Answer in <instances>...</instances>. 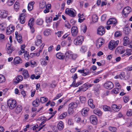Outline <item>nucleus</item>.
I'll return each mask as SVG.
<instances>
[{
	"instance_id": "obj_1",
	"label": "nucleus",
	"mask_w": 132,
	"mask_h": 132,
	"mask_svg": "<svg viewBox=\"0 0 132 132\" xmlns=\"http://www.w3.org/2000/svg\"><path fill=\"white\" fill-rule=\"evenodd\" d=\"M7 104L9 108L11 110L13 109L17 105L16 101L12 99L8 100L7 101Z\"/></svg>"
},
{
	"instance_id": "obj_2",
	"label": "nucleus",
	"mask_w": 132,
	"mask_h": 132,
	"mask_svg": "<svg viewBox=\"0 0 132 132\" xmlns=\"http://www.w3.org/2000/svg\"><path fill=\"white\" fill-rule=\"evenodd\" d=\"M119 42L118 40L116 41L113 40L110 42L109 45V48L110 50H112L114 49L117 46Z\"/></svg>"
},
{
	"instance_id": "obj_3",
	"label": "nucleus",
	"mask_w": 132,
	"mask_h": 132,
	"mask_svg": "<svg viewBox=\"0 0 132 132\" xmlns=\"http://www.w3.org/2000/svg\"><path fill=\"white\" fill-rule=\"evenodd\" d=\"M84 39L83 36H78L74 40V43L76 45H80L82 44Z\"/></svg>"
},
{
	"instance_id": "obj_4",
	"label": "nucleus",
	"mask_w": 132,
	"mask_h": 132,
	"mask_svg": "<svg viewBox=\"0 0 132 132\" xmlns=\"http://www.w3.org/2000/svg\"><path fill=\"white\" fill-rule=\"evenodd\" d=\"M75 11L72 9H69V8L65 10V12L66 14H67L70 16L74 17L76 16V14L75 13Z\"/></svg>"
},
{
	"instance_id": "obj_5",
	"label": "nucleus",
	"mask_w": 132,
	"mask_h": 132,
	"mask_svg": "<svg viewBox=\"0 0 132 132\" xmlns=\"http://www.w3.org/2000/svg\"><path fill=\"white\" fill-rule=\"evenodd\" d=\"M131 11V8L129 6H127L123 9L122 13L124 16L126 17Z\"/></svg>"
},
{
	"instance_id": "obj_6",
	"label": "nucleus",
	"mask_w": 132,
	"mask_h": 132,
	"mask_svg": "<svg viewBox=\"0 0 132 132\" xmlns=\"http://www.w3.org/2000/svg\"><path fill=\"white\" fill-rule=\"evenodd\" d=\"M113 86V84L110 81L106 82L104 85V86L105 88L109 89H112Z\"/></svg>"
},
{
	"instance_id": "obj_7",
	"label": "nucleus",
	"mask_w": 132,
	"mask_h": 132,
	"mask_svg": "<svg viewBox=\"0 0 132 132\" xmlns=\"http://www.w3.org/2000/svg\"><path fill=\"white\" fill-rule=\"evenodd\" d=\"M89 120L94 125H96L97 122V117L94 115L90 116Z\"/></svg>"
},
{
	"instance_id": "obj_8",
	"label": "nucleus",
	"mask_w": 132,
	"mask_h": 132,
	"mask_svg": "<svg viewBox=\"0 0 132 132\" xmlns=\"http://www.w3.org/2000/svg\"><path fill=\"white\" fill-rule=\"evenodd\" d=\"M20 71L22 72V74L23 76L24 79H26L29 77L28 71L23 68H21L19 69Z\"/></svg>"
},
{
	"instance_id": "obj_9",
	"label": "nucleus",
	"mask_w": 132,
	"mask_h": 132,
	"mask_svg": "<svg viewBox=\"0 0 132 132\" xmlns=\"http://www.w3.org/2000/svg\"><path fill=\"white\" fill-rule=\"evenodd\" d=\"M105 32V30L102 26L99 27L97 29V33L100 35H104Z\"/></svg>"
},
{
	"instance_id": "obj_10",
	"label": "nucleus",
	"mask_w": 132,
	"mask_h": 132,
	"mask_svg": "<svg viewBox=\"0 0 132 132\" xmlns=\"http://www.w3.org/2000/svg\"><path fill=\"white\" fill-rule=\"evenodd\" d=\"M71 32L72 35L73 36H76L78 32L77 27L75 26L72 27L71 29Z\"/></svg>"
},
{
	"instance_id": "obj_11",
	"label": "nucleus",
	"mask_w": 132,
	"mask_h": 132,
	"mask_svg": "<svg viewBox=\"0 0 132 132\" xmlns=\"http://www.w3.org/2000/svg\"><path fill=\"white\" fill-rule=\"evenodd\" d=\"M104 40L101 38L98 39L96 43V46L97 48H99L104 44Z\"/></svg>"
},
{
	"instance_id": "obj_12",
	"label": "nucleus",
	"mask_w": 132,
	"mask_h": 132,
	"mask_svg": "<svg viewBox=\"0 0 132 132\" xmlns=\"http://www.w3.org/2000/svg\"><path fill=\"white\" fill-rule=\"evenodd\" d=\"M117 20L114 18L109 19L107 22V24L109 25L111 24H113L114 26H115L117 24Z\"/></svg>"
},
{
	"instance_id": "obj_13",
	"label": "nucleus",
	"mask_w": 132,
	"mask_h": 132,
	"mask_svg": "<svg viewBox=\"0 0 132 132\" xmlns=\"http://www.w3.org/2000/svg\"><path fill=\"white\" fill-rule=\"evenodd\" d=\"M7 15V12L4 10H0V18H5Z\"/></svg>"
},
{
	"instance_id": "obj_14",
	"label": "nucleus",
	"mask_w": 132,
	"mask_h": 132,
	"mask_svg": "<svg viewBox=\"0 0 132 132\" xmlns=\"http://www.w3.org/2000/svg\"><path fill=\"white\" fill-rule=\"evenodd\" d=\"M73 53L70 51H68L65 53V61H67L69 59L71 58Z\"/></svg>"
},
{
	"instance_id": "obj_15",
	"label": "nucleus",
	"mask_w": 132,
	"mask_h": 132,
	"mask_svg": "<svg viewBox=\"0 0 132 132\" xmlns=\"http://www.w3.org/2000/svg\"><path fill=\"white\" fill-rule=\"evenodd\" d=\"M15 29V27L12 26H10L7 28L6 33L8 35H9L14 31Z\"/></svg>"
},
{
	"instance_id": "obj_16",
	"label": "nucleus",
	"mask_w": 132,
	"mask_h": 132,
	"mask_svg": "<svg viewBox=\"0 0 132 132\" xmlns=\"http://www.w3.org/2000/svg\"><path fill=\"white\" fill-rule=\"evenodd\" d=\"M121 107L122 106L120 105L117 106L116 104H113L112 105V109L113 110L116 112L119 111L121 109Z\"/></svg>"
},
{
	"instance_id": "obj_17",
	"label": "nucleus",
	"mask_w": 132,
	"mask_h": 132,
	"mask_svg": "<svg viewBox=\"0 0 132 132\" xmlns=\"http://www.w3.org/2000/svg\"><path fill=\"white\" fill-rule=\"evenodd\" d=\"M25 13H21L20 16V21L21 24H23L24 23L25 20H24L25 17Z\"/></svg>"
},
{
	"instance_id": "obj_18",
	"label": "nucleus",
	"mask_w": 132,
	"mask_h": 132,
	"mask_svg": "<svg viewBox=\"0 0 132 132\" xmlns=\"http://www.w3.org/2000/svg\"><path fill=\"white\" fill-rule=\"evenodd\" d=\"M89 110V109L88 108L86 107L84 108L81 111L82 114L84 116H86Z\"/></svg>"
},
{
	"instance_id": "obj_19",
	"label": "nucleus",
	"mask_w": 132,
	"mask_h": 132,
	"mask_svg": "<svg viewBox=\"0 0 132 132\" xmlns=\"http://www.w3.org/2000/svg\"><path fill=\"white\" fill-rule=\"evenodd\" d=\"M14 63L18 64L22 62V61L21 58L19 57H16L14 60Z\"/></svg>"
},
{
	"instance_id": "obj_20",
	"label": "nucleus",
	"mask_w": 132,
	"mask_h": 132,
	"mask_svg": "<svg viewBox=\"0 0 132 132\" xmlns=\"http://www.w3.org/2000/svg\"><path fill=\"white\" fill-rule=\"evenodd\" d=\"M39 103V100L38 98H37L36 99L34 100L32 103L34 107L38 106Z\"/></svg>"
},
{
	"instance_id": "obj_21",
	"label": "nucleus",
	"mask_w": 132,
	"mask_h": 132,
	"mask_svg": "<svg viewBox=\"0 0 132 132\" xmlns=\"http://www.w3.org/2000/svg\"><path fill=\"white\" fill-rule=\"evenodd\" d=\"M34 3L35 2L34 1L29 3L28 6V9L29 11H31L33 9V5Z\"/></svg>"
},
{
	"instance_id": "obj_22",
	"label": "nucleus",
	"mask_w": 132,
	"mask_h": 132,
	"mask_svg": "<svg viewBox=\"0 0 132 132\" xmlns=\"http://www.w3.org/2000/svg\"><path fill=\"white\" fill-rule=\"evenodd\" d=\"M9 45L7 47V53L9 54H10L14 50L13 47L9 44Z\"/></svg>"
},
{
	"instance_id": "obj_23",
	"label": "nucleus",
	"mask_w": 132,
	"mask_h": 132,
	"mask_svg": "<svg viewBox=\"0 0 132 132\" xmlns=\"http://www.w3.org/2000/svg\"><path fill=\"white\" fill-rule=\"evenodd\" d=\"M22 110V108L21 106L20 105H19L17 106L16 108L15 111L17 114L19 113Z\"/></svg>"
},
{
	"instance_id": "obj_24",
	"label": "nucleus",
	"mask_w": 132,
	"mask_h": 132,
	"mask_svg": "<svg viewBox=\"0 0 132 132\" xmlns=\"http://www.w3.org/2000/svg\"><path fill=\"white\" fill-rule=\"evenodd\" d=\"M57 128L59 130H61L64 128L63 122L62 121H60L57 124Z\"/></svg>"
},
{
	"instance_id": "obj_25",
	"label": "nucleus",
	"mask_w": 132,
	"mask_h": 132,
	"mask_svg": "<svg viewBox=\"0 0 132 132\" xmlns=\"http://www.w3.org/2000/svg\"><path fill=\"white\" fill-rule=\"evenodd\" d=\"M34 19L33 18H31L29 20L28 23V25L30 28H31L32 27L34 24Z\"/></svg>"
},
{
	"instance_id": "obj_26",
	"label": "nucleus",
	"mask_w": 132,
	"mask_h": 132,
	"mask_svg": "<svg viewBox=\"0 0 132 132\" xmlns=\"http://www.w3.org/2000/svg\"><path fill=\"white\" fill-rule=\"evenodd\" d=\"M94 113L99 116H101L102 114L101 111L98 109H95L93 111Z\"/></svg>"
},
{
	"instance_id": "obj_27",
	"label": "nucleus",
	"mask_w": 132,
	"mask_h": 132,
	"mask_svg": "<svg viewBox=\"0 0 132 132\" xmlns=\"http://www.w3.org/2000/svg\"><path fill=\"white\" fill-rule=\"evenodd\" d=\"M93 100L92 99H89L88 101V104L89 106L92 109L95 107V105L93 104Z\"/></svg>"
},
{
	"instance_id": "obj_28",
	"label": "nucleus",
	"mask_w": 132,
	"mask_h": 132,
	"mask_svg": "<svg viewBox=\"0 0 132 132\" xmlns=\"http://www.w3.org/2000/svg\"><path fill=\"white\" fill-rule=\"evenodd\" d=\"M77 104L75 102H72L69 104V106L72 109L77 108Z\"/></svg>"
},
{
	"instance_id": "obj_29",
	"label": "nucleus",
	"mask_w": 132,
	"mask_h": 132,
	"mask_svg": "<svg viewBox=\"0 0 132 132\" xmlns=\"http://www.w3.org/2000/svg\"><path fill=\"white\" fill-rule=\"evenodd\" d=\"M44 34L46 36H48L51 34V31L50 29H46L45 30L44 32Z\"/></svg>"
},
{
	"instance_id": "obj_30",
	"label": "nucleus",
	"mask_w": 132,
	"mask_h": 132,
	"mask_svg": "<svg viewBox=\"0 0 132 132\" xmlns=\"http://www.w3.org/2000/svg\"><path fill=\"white\" fill-rule=\"evenodd\" d=\"M124 31L125 34H128L131 31V29L129 27H126L124 28Z\"/></svg>"
},
{
	"instance_id": "obj_31",
	"label": "nucleus",
	"mask_w": 132,
	"mask_h": 132,
	"mask_svg": "<svg viewBox=\"0 0 132 132\" xmlns=\"http://www.w3.org/2000/svg\"><path fill=\"white\" fill-rule=\"evenodd\" d=\"M93 21L94 22H95L98 21V17L96 14H94L92 16Z\"/></svg>"
},
{
	"instance_id": "obj_32",
	"label": "nucleus",
	"mask_w": 132,
	"mask_h": 132,
	"mask_svg": "<svg viewBox=\"0 0 132 132\" xmlns=\"http://www.w3.org/2000/svg\"><path fill=\"white\" fill-rule=\"evenodd\" d=\"M88 88V87H85L84 86H81L79 88V90H78L77 92H79L81 90L83 91H85Z\"/></svg>"
},
{
	"instance_id": "obj_33",
	"label": "nucleus",
	"mask_w": 132,
	"mask_h": 132,
	"mask_svg": "<svg viewBox=\"0 0 132 132\" xmlns=\"http://www.w3.org/2000/svg\"><path fill=\"white\" fill-rule=\"evenodd\" d=\"M79 99L80 102L82 103H84L86 101V98L85 97L80 96L79 97Z\"/></svg>"
},
{
	"instance_id": "obj_34",
	"label": "nucleus",
	"mask_w": 132,
	"mask_h": 132,
	"mask_svg": "<svg viewBox=\"0 0 132 132\" xmlns=\"http://www.w3.org/2000/svg\"><path fill=\"white\" fill-rule=\"evenodd\" d=\"M103 108L105 111H110L111 110L110 108L106 105L103 106Z\"/></svg>"
},
{
	"instance_id": "obj_35",
	"label": "nucleus",
	"mask_w": 132,
	"mask_h": 132,
	"mask_svg": "<svg viewBox=\"0 0 132 132\" xmlns=\"http://www.w3.org/2000/svg\"><path fill=\"white\" fill-rule=\"evenodd\" d=\"M48 100V98L46 97H42L40 98V101L42 103H43L46 102Z\"/></svg>"
},
{
	"instance_id": "obj_36",
	"label": "nucleus",
	"mask_w": 132,
	"mask_h": 132,
	"mask_svg": "<svg viewBox=\"0 0 132 132\" xmlns=\"http://www.w3.org/2000/svg\"><path fill=\"white\" fill-rule=\"evenodd\" d=\"M17 40L18 42L20 43H22V37L20 35H19L18 36L16 37Z\"/></svg>"
},
{
	"instance_id": "obj_37",
	"label": "nucleus",
	"mask_w": 132,
	"mask_h": 132,
	"mask_svg": "<svg viewBox=\"0 0 132 132\" xmlns=\"http://www.w3.org/2000/svg\"><path fill=\"white\" fill-rule=\"evenodd\" d=\"M56 57L59 59H63L64 58V56L62 55L60 53H57L56 54Z\"/></svg>"
},
{
	"instance_id": "obj_38",
	"label": "nucleus",
	"mask_w": 132,
	"mask_h": 132,
	"mask_svg": "<svg viewBox=\"0 0 132 132\" xmlns=\"http://www.w3.org/2000/svg\"><path fill=\"white\" fill-rule=\"evenodd\" d=\"M19 5L18 2H16L14 5V8L16 11H17L19 9Z\"/></svg>"
},
{
	"instance_id": "obj_39",
	"label": "nucleus",
	"mask_w": 132,
	"mask_h": 132,
	"mask_svg": "<svg viewBox=\"0 0 132 132\" xmlns=\"http://www.w3.org/2000/svg\"><path fill=\"white\" fill-rule=\"evenodd\" d=\"M23 77L21 75H19L18 76L16 77V79L17 81V82L22 81L23 80Z\"/></svg>"
},
{
	"instance_id": "obj_40",
	"label": "nucleus",
	"mask_w": 132,
	"mask_h": 132,
	"mask_svg": "<svg viewBox=\"0 0 132 132\" xmlns=\"http://www.w3.org/2000/svg\"><path fill=\"white\" fill-rule=\"evenodd\" d=\"M15 0H8L7 3L8 5L10 6L12 5L14 2Z\"/></svg>"
},
{
	"instance_id": "obj_41",
	"label": "nucleus",
	"mask_w": 132,
	"mask_h": 132,
	"mask_svg": "<svg viewBox=\"0 0 132 132\" xmlns=\"http://www.w3.org/2000/svg\"><path fill=\"white\" fill-rule=\"evenodd\" d=\"M5 80V79L4 76L3 75H0V83L4 82Z\"/></svg>"
},
{
	"instance_id": "obj_42",
	"label": "nucleus",
	"mask_w": 132,
	"mask_h": 132,
	"mask_svg": "<svg viewBox=\"0 0 132 132\" xmlns=\"http://www.w3.org/2000/svg\"><path fill=\"white\" fill-rule=\"evenodd\" d=\"M112 92L115 94H117L119 92V89L118 88H114L112 91Z\"/></svg>"
},
{
	"instance_id": "obj_43",
	"label": "nucleus",
	"mask_w": 132,
	"mask_h": 132,
	"mask_svg": "<svg viewBox=\"0 0 132 132\" xmlns=\"http://www.w3.org/2000/svg\"><path fill=\"white\" fill-rule=\"evenodd\" d=\"M67 115V112H64L59 116V118L61 119L65 118L66 117Z\"/></svg>"
},
{
	"instance_id": "obj_44",
	"label": "nucleus",
	"mask_w": 132,
	"mask_h": 132,
	"mask_svg": "<svg viewBox=\"0 0 132 132\" xmlns=\"http://www.w3.org/2000/svg\"><path fill=\"white\" fill-rule=\"evenodd\" d=\"M122 49V47L120 46L118 47L116 50V52L120 53L121 50Z\"/></svg>"
},
{
	"instance_id": "obj_45",
	"label": "nucleus",
	"mask_w": 132,
	"mask_h": 132,
	"mask_svg": "<svg viewBox=\"0 0 132 132\" xmlns=\"http://www.w3.org/2000/svg\"><path fill=\"white\" fill-rule=\"evenodd\" d=\"M46 5L45 2V1H43L40 3V7L41 8H43L45 7Z\"/></svg>"
},
{
	"instance_id": "obj_46",
	"label": "nucleus",
	"mask_w": 132,
	"mask_h": 132,
	"mask_svg": "<svg viewBox=\"0 0 132 132\" xmlns=\"http://www.w3.org/2000/svg\"><path fill=\"white\" fill-rule=\"evenodd\" d=\"M44 21L42 19H38L37 21V23L39 25H42L43 22Z\"/></svg>"
},
{
	"instance_id": "obj_47",
	"label": "nucleus",
	"mask_w": 132,
	"mask_h": 132,
	"mask_svg": "<svg viewBox=\"0 0 132 132\" xmlns=\"http://www.w3.org/2000/svg\"><path fill=\"white\" fill-rule=\"evenodd\" d=\"M63 94L62 93H60L57 94L56 96L54 97V98L53 99V100H55L59 98H60L62 95Z\"/></svg>"
},
{
	"instance_id": "obj_48",
	"label": "nucleus",
	"mask_w": 132,
	"mask_h": 132,
	"mask_svg": "<svg viewBox=\"0 0 132 132\" xmlns=\"http://www.w3.org/2000/svg\"><path fill=\"white\" fill-rule=\"evenodd\" d=\"M41 64L42 65L45 66L47 64V62L45 59H43L41 61Z\"/></svg>"
},
{
	"instance_id": "obj_49",
	"label": "nucleus",
	"mask_w": 132,
	"mask_h": 132,
	"mask_svg": "<svg viewBox=\"0 0 132 132\" xmlns=\"http://www.w3.org/2000/svg\"><path fill=\"white\" fill-rule=\"evenodd\" d=\"M24 56L26 59L27 60L29 59V55L28 54V53L27 51H26V52L24 53Z\"/></svg>"
},
{
	"instance_id": "obj_50",
	"label": "nucleus",
	"mask_w": 132,
	"mask_h": 132,
	"mask_svg": "<svg viewBox=\"0 0 132 132\" xmlns=\"http://www.w3.org/2000/svg\"><path fill=\"white\" fill-rule=\"evenodd\" d=\"M121 34L122 33L121 31H118L115 33L114 35L116 37H118L121 36Z\"/></svg>"
},
{
	"instance_id": "obj_51",
	"label": "nucleus",
	"mask_w": 132,
	"mask_h": 132,
	"mask_svg": "<svg viewBox=\"0 0 132 132\" xmlns=\"http://www.w3.org/2000/svg\"><path fill=\"white\" fill-rule=\"evenodd\" d=\"M127 55H129L132 54V51L131 49H127L126 50V53Z\"/></svg>"
},
{
	"instance_id": "obj_52",
	"label": "nucleus",
	"mask_w": 132,
	"mask_h": 132,
	"mask_svg": "<svg viewBox=\"0 0 132 132\" xmlns=\"http://www.w3.org/2000/svg\"><path fill=\"white\" fill-rule=\"evenodd\" d=\"M127 115L128 116H131L132 115V110H129L127 113Z\"/></svg>"
},
{
	"instance_id": "obj_53",
	"label": "nucleus",
	"mask_w": 132,
	"mask_h": 132,
	"mask_svg": "<svg viewBox=\"0 0 132 132\" xmlns=\"http://www.w3.org/2000/svg\"><path fill=\"white\" fill-rule=\"evenodd\" d=\"M65 26L67 28H70L71 25L67 21H65Z\"/></svg>"
},
{
	"instance_id": "obj_54",
	"label": "nucleus",
	"mask_w": 132,
	"mask_h": 132,
	"mask_svg": "<svg viewBox=\"0 0 132 132\" xmlns=\"http://www.w3.org/2000/svg\"><path fill=\"white\" fill-rule=\"evenodd\" d=\"M87 50V47L85 46H82L81 47L80 51L83 53H84Z\"/></svg>"
},
{
	"instance_id": "obj_55",
	"label": "nucleus",
	"mask_w": 132,
	"mask_h": 132,
	"mask_svg": "<svg viewBox=\"0 0 132 132\" xmlns=\"http://www.w3.org/2000/svg\"><path fill=\"white\" fill-rule=\"evenodd\" d=\"M73 109L71 108L70 107H69L68 110V113L69 114H71L73 113Z\"/></svg>"
},
{
	"instance_id": "obj_56",
	"label": "nucleus",
	"mask_w": 132,
	"mask_h": 132,
	"mask_svg": "<svg viewBox=\"0 0 132 132\" xmlns=\"http://www.w3.org/2000/svg\"><path fill=\"white\" fill-rule=\"evenodd\" d=\"M52 18L51 17H50L48 18H47L46 19V21L47 23H50L51 21Z\"/></svg>"
},
{
	"instance_id": "obj_57",
	"label": "nucleus",
	"mask_w": 132,
	"mask_h": 132,
	"mask_svg": "<svg viewBox=\"0 0 132 132\" xmlns=\"http://www.w3.org/2000/svg\"><path fill=\"white\" fill-rule=\"evenodd\" d=\"M42 43V41L41 40H36L35 42L36 45L37 46H38L41 44Z\"/></svg>"
},
{
	"instance_id": "obj_58",
	"label": "nucleus",
	"mask_w": 132,
	"mask_h": 132,
	"mask_svg": "<svg viewBox=\"0 0 132 132\" xmlns=\"http://www.w3.org/2000/svg\"><path fill=\"white\" fill-rule=\"evenodd\" d=\"M77 56L76 54L73 53L71 58L73 60H75L76 59Z\"/></svg>"
},
{
	"instance_id": "obj_59",
	"label": "nucleus",
	"mask_w": 132,
	"mask_h": 132,
	"mask_svg": "<svg viewBox=\"0 0 132 132\" xmlns=\"http://www.w3.org/2000/svg\"><path fill=\"white\" fill-rule=\"evenodd\" d=\"M109 130L111 131H114L117 130V128L114 127H109Z\"/></svg>"
},
{
	"instance_id": "obj_60",
	"label": "nucleus",
	"mask_w": 132,
	"mask_h": 132,
	"mask_svg": "<svg viewBox=\"0 0 132 132\" xmlns=\"http://www.w3.org/2000/svg\"><path fill=\"white\" fill-rule=\"evenodd\" d=\"M97 87L95 88L94 89V91L96 92H98L99 89L100 87V86L99 84H97Z\"/></svg>"
},
{
	"instance_id": "obj_61",
	"label": "nucleus",
	"mask_w": 132,
	"mask_h": 132,
	"mask_svg": "<svg viewBox=\"0 0 132 132\" xmlns=\"http://www.w3.org/2000/svg\"><path fill=\"white\" fill-rule=\"evenodd\" d=\"M68 123L69 125H72L73 124V120L71 119H69L68 120Z\"/></svg>"
},
{
	"instance_id": "obj_62",
	"label": "nucleus",
	"mask_w": 132,
	"mask_h": 132,
	"mask_svg": "<svg viewBox=\"0 0 132 132\" xmlns=\"http://www.w3.org/2000/svg\"><path fill=\"white\" fill-rule=\"evenodd\" d=\"M83 82L82 81H80L77 82L76 84V85H75V87H77L78 86H79V85H81V84H83Z\"/></svg>"
},
{
	"instance_id": "obj_63",
	"label": "nucleus",
	"mask_w": 132,
	"mask_h": 132,
	"mask_svg": "<svg viewBox=\"0 0 132 132\" xmlns=\"http://www.w3.org/2000/svg\"><path fill=\"white\" fill-rule=\"evenodd\" d=\"M88 70H84V72H83V75L85 76L87 75L88 73Z\"/></svg>"
},
{
	"instance_id": "obj_64",
	"label": "nucleus",
	"mask_w": 132,
	"mask_h": 132,
	"mask_svg": "<svg viewBox=\"0 0 132 132\" xmlns=\"http://www.w3.org/2000/svg\"><path fill=\"white\" fill-rule=\"evenodd\" d=\"M126 70L128 71L132 70V65L127 67L126 68Z\"/></svg>"
}]
</instances>
